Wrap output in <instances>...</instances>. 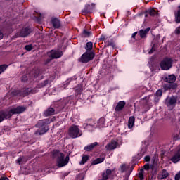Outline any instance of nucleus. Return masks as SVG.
<instances>
[{
    "label": "nucleus",
    "instance_id": "nucleus-1",
    "mask_svg": "<svg viewBox=\"0 0 180 180\" xmlns=\"http://www.w3.org/2000/svg\"><path fill=\"white\" fill-rule=\"evenodd\" d=\"M73 100L74 96H69L63 99L55 101L54 108L56 110V113H60V112H65L68 106L72 103Z\"/></svg>",
    "mask_w": 180,
    "mask_h": 180
},
{
    "label": "nucleus",
    "instance_id": "nucleus-45",
    "mask_svg": "<svg viewBox=\"0 0 180 180\" xmlns=\"http://www.w3.org/2000/svg\"><path fill=\"white\" fill-rule=\"evenodd\" d=\"M53 59L51 58H47L46 59L45 62H44V64L46 65V64H50V63H51V60Z\"/></svg>",
    "mask_w": 180,
    "mask_h": 180
},
{
    "label": "nucleus",
    "instance_id": "nucleus-40",
    "mask_svg": "<svg viewBox=\"0 0 180 180\" xmlns=\"http://www.w3.org/2000/svg\"><path fill=\"white\" fill-rule=\"evenodd\" d=\"M27 79H29V77L27 76V75H24L22 77V82H26L27 81Z\"/></svg>",
    "mask_w": 180,
    "mask_h": 180
},
{
    "label": "nucleus",
    "instance_id": "nucleus-47",
    "mask_svg": "<svg viewBox=\"0 0 180 180\" xmlns=\"http://www.w3.org/2000/svg\"><path fill=\"white\" fill-rule=\"evenodd\" d=\"M174 180H180V172L175 175Z\"/></svg>",
    "mask_w": 180,
    "mask_h": 180
},
{
    "label": "nucleus",
    "instance_id": "nucleus-8",
    "mask_svg": "<svg viewBox=\"0 0 180 180\" xmlns=\"http://www.w3.org/2000/svg\"><path fill=\"white\" fill-rule=\"evenodd\" d=\"M68 135L71 139H77V137H81L82 133L77 125L72 124L68 130Z\"/></svg>",
    "mask_w": 180,
    "mask_h": 180
},
{
    "label": "nucleus",
    "instance_id": "nucleus-39",
    "mask_svg": "<svg viewBox=\"0 0 180 180\" xmlns=\"http://www.w3.org/2000/svg\"><path fill=\"white\" fill-rule=\"evenodd\" d=\"M33 49V46H32V44H30V45H26L25 46V49L27 51H32V49Z\"/></svg>",
    "mask_w": 180,
    "mask_h": 180
},
{
    "label": "nucleus",
    "instance_id": "nucleus-28",
    "mask_svg": "<svg viewBox=\"0 0 180 180\" xmlns=\"http://www.w3.org/2000/svg\"><path fill=\"white\" fill-rule=\"evenodd\" d=\"M89 160V155L84 154L82 157V160L79 162L80 165H85Z\"/></svg>",
    "mask_w": 180,
    "mask_h": 180
},
{
    "label": "nucleus",
    "instance_id": "nucleus-50",
    "mask_svg": "<svg viewBox=\"0 0 180 180\" xmlns=\"http://www.w3.org/2000/svg\"><path fill=\"white\" fill-rule=\"evenodd\" d=\"M70 82H71V79H68L66 82L65 84H64V86H68V85H70Z\"/></svg>",
    "mask_w": 180,
    "mask_h": 180
},
{
    "label": "nucleus",
    "instance_id": "nucleus-15",
    "mask_svg": "<svg viewBox=\"0 0 180 180\" xmlns=\"http://www.w3.org/2000/svg\"><path fill=\"white\" fill-rule=\"evenodd\" d=\"M117 146H119V143L115 140H112L110 143L106 145L105 149L107 151H112V150L117 148Z\"/></svg>",
    "mask_w": 180,
    "mask_h": 180
},
{
    "label": "nucleus",
    "instance_id": "nucleus-41",
    "mask_svg": "<svg viewBox=\"0 0 180 180\" xmlns=\"http://www.w3.org/2000/svg\"><path fill=\"white\" fill-rule=\"evenodd\" d=\"M46 85H49V80H44L43 82L40 84V86L43 88L46 86Z\"/></svg>",
    "mask_w": 180,
    "mask_h": 180
},
{
    "label": "nucleus",
    "instance_id": "nucleus-46",
    "mask_svg": "<svg viewBox=\"0 0 180 180\" xmlns=\"http://www.w3.org/2000/svg\"><path fill=\"white\" fill-rule=\"evenodd\" d=\"M175 34L177 35H180V27H178L175 29Z\"/></svg>",
    "mask_w": 180,
    "mask_h": 180
},
{
    "label": "nucleus",
    "instance_id": "nucleus-57",
    "mask_svg": "<svg viewBox=\"0 0 180 180\" xmlns=\"http://www.w3.org/2000/svg\"><path fill=\"white\" fill-rule=\"evenodd\" d=\"M139 173L144 174V169H141Z\"/></svg>",
    "mask_w": 180,
    "mask_h": 180
},
{
    "label": "nucleus",
    "instance_id": "nucleus-29",
    "mask_svg": "<svg viewBox=\"0 0 180 180\" xmlns=\"http://www.w3.org/2000/svg\"><path fill=\"white\" fill-rule=\"evenodd\" d=\"M105 161V158H98L91 162V165H96L97 164H102Z\"/></svg>",
    "mask_w": 180,
    "mask_h": 180
},
{
    "label": "nucleus",
    "instance_id": "nucleus-36",
    "mask_svg": "<svg viewBox=\"0 0 180 180\" xmlns=\"http://www.w3.org/2000/svg\"><path fill=\"white\" fill-rule=\"evenodd\" d=\"M175 22L180 23V11L178 10L177 13H175Z\"/></svg>",
    "mask_w": 180,
    "mask_h": 180
},
{
    "label": "nucleus",
    "instance_id": "nucleus-51",
    "mask_svg": "<svg viewBox=\"0 0 180 180\" xmlns=\"http://www.w3.org/2000/svg\"><path fill=\"white\" fill-rule=\"evenodd\" d=\"M176 122V117L175 115H173V118L172 119V122L175 123Z\"/></svg>",
    "mask_w": 180,
    "mask_h": 180
},
{
    "label": "nucleus",
    "instance_id": "nucleus-34",
    "mask_svg": "<svg viewBox=\"0 0 180 180\" xmlns=\"http://www.w3.org/2000/svg\"><path fill=\"white\" fill-rule=\"evenodd\" d=\"M91 34H92V32H91L86 30H83V32H82L83 37H91Z\"/></svg>",
    "mask_w": 180,
    "mask_h": 180
},
{
    "label": "nucleus",
    "instance_id": "nucleus-18",
    "mask_svg": "<svg viewBox=\"0 0 180 180\" xmlns=\"http://www.w3.org/2000/svg\"><path fill=\"white\" fill-rule=\"evenodd\" d=\"M161 96H162V90L158 89L154 94V103L155 104L158 103L160 102V100L161 99Z\"/></svg>",
    "mask_w": 180,
    "mask_h": 180
},
{
    "label": "nucleus",
    "instance_id": "nucleus-20",
    "mask_svg": "<svg viewBox=\"0 0 180 180\" xmlns=\"http://www.w3.org/2000/svg\"><path fill=\"white\" fill-rule=\"evenodd\" d=\"M151 28L148 27L145 30H140L139 32V34L141 37V39H147V34H148V32H150Z\"/></svg>",
    "mask_w": 180,
    "mask_h": 180
},
{
    "label": "nucleus",
    "instance_id": "nucleus-21",
    "mask_svg": "<svg viewBox=\"0 0 180 180\" xmlns=\"http://www.w3.org/2000/svg\"><path fill=\"white\" fill-rule=\"evenodd\" d=\"M124 106H126V102L124 101H119L115 107V111L120 112V110H123Z\"/></svg>",
    "mask_w": 180,
    "mask_h": 180
},
{
    "label": "nucleus",
    "instance_id": "nucleus-22",
    "mask_svg": "<svg viewBox=\"0 0 180 180\" xmlns=\"http://www.w3.org/2000/svg\"><path fill=\"white\" fill-rule=\"evenodd\" d=\"M175 81H176V77H175V75H169L165 79V82H169V84H175Z\"/></svg>",
    "mask_w": 180,
    "mask_h": 180
},
{
    "label": "nucleus",
    "instance_id": "nucleus-52",
    "mask_svg": "<svg viewBox=\"0 0 180 180\" xmlns=\"http://www.w3.org/2000/svg\"><path fill=\"white\" fill-rule=\"evenodd\" d=\"M136 35H137V32L133 33V34H132V36H131L132 39H136Z\"/></svg>",
    "mask_w": 180,
    "mask_h": 180
},
{
    "label": "nucleus",
    "instance_id": "nucleus-9",
    "mask_svg": "<svg viewBox=\"0 0 180 180\" xmlns=\"http://www.w3.org/2000/svg\"><path fill=\"white\" fill-rule=\"evenodd\" d=\"M95 57V52L94 51H86L83 53L80 58H79V61L80 63H83V64H86V63H89V61H92Z\"/></svg>",
    "mask_w": 180,
    "mask_h": 180
},
{
    "label": "nucleus",
    "instance_id": "nucleus-14",
    "mask_svg": "<svg viewBox=\"0 0 180 180\" xmlns=\"http://www.w3.org/2000/svg\"><path fill=\"white\" fill-rule=\"evenodd\" d=\"M143 13L145 14V18H148V15L152 17L158 16L157 8H149L145 11Z\"/></svg>",
    "mask_w": 180,
    "mask_h": 180
},
{
    "label": "nucleus",
    "instance_id": "nucleus-12",
    "mask_svg": "<svg viewBox=\"0 0 180 180\" xmlns=\"http://www.w3.org/2000/svg\"><path fill=\"white\" fill-rule=\"evenodd\" d=\"M63 54H64V53L63 52V51H57V50H51L50 51L49 57L52 60H55L57 58H61V57H63Z\"/></svg>",
    "mask_w": 180,
    "mask_h": 180
},
{
    "label": "nucleus",
    "instance_id": "nucleus-17",
    "mask_svg": "<svg viewBox=\"0 0 180 180\" xmlns=\"http://www.w3.org/2000/svg\"><path fill=\"white\" fill-rule=\"evenodd\" d=\"M169 176V173L167 172V169H163L160 174L158 175V179L162 180V179H167Z\"/></svg>",
    "mask_w": 180,
    "mask_h": 180
},
{
    "label": "nucleus",
    "instance_id": "nucleus-7",
    "mask_svg": "<svg viewBox=\"0 0 180 180\" xmlns=\"http://www.w3.org/2000/svg\"><path fill=\"white\" fill-rule=\"evenodd\" d=\"M173 64L174 59L166 57L160 63V67L162 71H168V70L172 68Z\"/></svg>",
    "mask_w": 180,
    "mask_h": 180
},
{
    "label": "nucleus",
    "instance_id": "nucleus-24",
    "mask_svg": "<svg viewBox=\"0 0 180 180\" xmlns=\"http://www.w3.org/2000/svg\"><path fill=\"white\" fill-rule=\"evenodd\" d=\"M75 93L76 96H78L82 94L84 89L82 87V84H79L76 87L74 88Z\"/></svg>",
    "mask_w": 180,
    "mask_h": 180
},
{
    "label": "nucleus",
    "instance_id": "nucleus-62",
    "mask_svg": "<svg viewBox=\"0 0 180 180\" xmlns=\"http://www.w3.org/2000/svg\"><path fill=\"white\" fill-rule=\"evenodd\" d=\"M84 179V177H82V180Z\"/></svg>",
    "mask_w": 180,
    "mask_h": 180
},
{
    "label": "nucleus",
    "instance_id": "nucleus-43",
    "mask_svg": "<svg viewBox=\"0 0 180 180\" xmlns=\"http://www.w3.org/2000/svg\"><path fill=\"white\" fill-rule=\"evenodd\" d=\"M151 160V158L150 157V155H146L144 157V160L146 161V162H150Z\"/></svg>",
    "mask_w": 180,
    "mask_h": 180
},
{
    "label": "nucleus",
    "instance_id": "nucleus-6",
    "mask_svg": "<svg viewBox=\"0 0 180 180\" xmlns=\"http://www.w3.org/2000/svg\"><path fill=\"white\" fill-rule=\"evenodd\" d=\"M12 95L13 96H27L30 94H36V90L34 89L24 87L22 89H15L12 91Z\"/></svg>",
    "mask_w": 180,
    "mask_h": 180
},
{
    "label": "nucleus",
    "instance_id": "nucleus-2",
    "mask_svg": "<svg viewBox=\"0 0 180 180\" xmlns=\"http://www.w3.org/2000/svg\"><path fill=\"white\" fill-rule=\"evenodd\" d=\"M26 110V107L17 106L15 108L11 109L8 112L0 111V123L4 121L5 119H11L13 115H19L23 113Z\"/></svg>",
    "mask_w": 180,
    "mask_h": 180
},
{
    "label": "nucleus",
    "instance_id": "nucleus-55",
    "mask_svg": "<svg viewBox=\"0 0 180 180\" xmlns=\"http://www.w3.org/2000/svg\"><path fill=\"white\" fill-rule=\"evenodd\" d=\"M0 180H9L8 177H1Z\"/></svg>",
    "mask_w": 180,
    "mask_h": 180
},
{
    "label": "nucleus",
    "instance_id": "nucleus-13",
    "mask_svg": "<svg viewBox=\"0 0 180 180\" xmlns=\"http://www.w3.org/2000/svg\"><path fill=\"white\" fill-rule=\"evenodd\" d=\"M162 88L165 91H169L170 89H176L178 88V85L176 84L169 83L168 82H165L163 84Z\"/></svg>",
    "mask_w": 180,
    "mask_h": 180
},
{
    "label": "nucleus",
    "instance_id": "nucleus-33",
    "mask_svg": "<svg viewBox=\"0 0 180 180\" xmlns=\"http://www.w3.org/2000/svg\"><path fill=\"white\" fill-rule=\"evenodd\" d=\"M93 48L94 44L92 42L89 41L86 44L85 49L86 50V51H91Z\"/></svg>",
    "mask_w": 180,
    "mask_h": 180
},
{
    "label": "nucleus",
    "instance_id": "nucleus-32",
    "mask_svg": "<svg viewBox=\"0 0 180 180\" xmlns=\"http://www.w3.org/2000/svg\"><path fill=\"white\" fill-rule=\"evenodd\" d=\"M98 127L100 128L103 127L105 126V118L104 117H101L98 122H97Z\"/></svg>",
    "mask_w": 180,
    "mask_h": 180
},
{
    "label": "nucleus",
    "instance_id": "nucleus-38",
    "mask_svg": "<svg viewBox=\"0 0 180 180\" xmlns=\"http://www.w3.org/2000/svg\"><path fill=\"white\" fill-rule=\"evenodd\" d=\"M155 50H157V44H153L151 49L149 51V54H153Z\"/></svg>",
    "mask_w": 180,
    "mask_h": 180
},
{
    "label": "nucleus",
    "instance_id": "nucleus-23",
    "mask_svg": "<svg viewBox=\"0 0 180 180\" xmlns=\"http://www.w3.org/2000/svg\"><path fill=\"white\" fill-rule=\"evenodd\" d=\"M51 23L54 29H59V27L61 26V24L60 23V20L56 18L51 19Z\"/></svg>",
    "mask_w": 180,
    "mask_h": 180
},
{
    "label": "nucleus",
    "instance_id": "nucleus-56",
    "mask_svg": "<svg viewBox=\"0 0 180 180\" xmlns=\"http://www.w3.org/2000/svg\"><path fill=\"white\" fill-rule=\"evenodd\" d=\"M175 140H180V134L176 136Z\"/></svg>",
    "mask_w": 180,
    "mask_h": 180
},
{
    "label": "nucleus",
    "instance_id": "nucleus-3",
    "mask_svg": "<svg viewBox=\"0 0 180 180\" xmlns=\"http://www.w3.org/2000/svg\"><path fill=\"white\" fill-rule=\"evenodd\" d=\"M52 155L53 158H56V164L58 168H63L70 162V155H67L64 159L65 155L60 153V150H53Z\"/></svg>",
    "mask_w": 180,
    "mask_h": 180
},
{
    "label": "nucleus",
    "instance_id": "nucleus-44",
    "mask_svg": "<svg viewBox=\"0 0 180 180\" xmlns=\"http://www.w3.org/2000/svg\"><path fill=\"white\" fill-rule=\"evenodd\" d=\"M125 171H126V165H121V172L123 173V172H125Z\"/></svg>",
    "mask_w": 180,
    "mask_h": 180
},
{
    "label": "nucleus",
    "instance_id": "nucleus-61",
    "mask_svg": "<svg viewBox=\"0 0 180 180\" xmlns=\"http://www.w3.org/2000/svg\"><path fill=\"white\" fill-rule=\"evenodd\" d=\"M67 175H68V174H65V176H67Z\"/></svg>",
    "mask_w": 180,
    "mask_h": 180
},
{
    "label": "nucleus",
    "instance_id": "nucleus-11",
    "mask_svg": "<svg viewBox=\"0 0 180 180\" xmlns=\"http://www.w3.org/2000/svg\"><path fill=\"white\" fill-rule=\"evenodd\" d=\"M177 101L178 98L176 96H167L165 100V105H166L167 108H169V106H174V105H176Z\"/></svg>",
    "mask_w": 180,
    "mask_h": 180
},
{
    "label": "nucleus",
    "instance_id": "nucleus-16",
    "mask_svg": "<svg viewBox=\"0 0 180 180\" xmlns=\"http://www.w3.org/2000/svg\"><path fill=\"white\" fill-rule=\"evenodd\" d=\"M57 112V110H56V108L49 107L44 112V115L45 117H49V116H53Z\"/></svg>",
    "mask_w": 180,
    "mask_h": 180
},
{
    "label": "nucleus",
    "instance_id": "nucleus-19",
    "mask_svg": "<svg viewBox=\"0 0 180 180\" xmlns=\"http://www.w3.org/2000/svg\"><path fill=\"white\" fill-rule=\"evenodd\" d=\"M170 161H172L174 164H176V162L180 161V145L179 146L177 152L171 158Z\"/></svg>",
    "mask_w": 180,
    "mask_h": 180
},
{
    "label": "nucleus",
    "instance_id": "nucleus-4",
    "mask_svg": "<svg viewBox=\"0 0 180 180\" xmlns=\"http://www.w3.org/2000/svg\"><path fill=\"white\" fill-rule=\"evenodd\" d=\"M143 169H145V171H150L152 176H154V175H157V174H158L160 163L157 162V159L153 158L152 159L151 165H150V163H146L143 165Z\"/></svg>",
    "mask_w": 180,
    "mask_h": 180
},
{
    "label": "nucleus",
    "instance_id": "nucleus-60",
    "mask_svg": "<svg viewBox=\"0 0 180 180\" xmlns=\"http://www.w3.org/2000/svg\"><path fill=\"white\" fill-rule=\"evenodd\" d=\"M179 11H180V6H179Z\"/></svg>",
    "mask_w": 180,
    "mask_h": 180
},
{
    "label": "nucleus",
    "instance_id": "nucleus-31",
    "mask_svg": "<svg viewBox=\"0 0 180 180\" xmlns=\"http://www.w3.org/2000/svg\"><path fill=\"white\" fill-rule=\"evenodd\" d=\"M92 11V8H91L90 4H86L84 9L82 11L83 13H89Z\"/></svg>",
    "mask_w": 180,
    "mask_h": 180
},
{
    "label": "nucleus",
    "instance_id": "nucleus-42",
    "mask_svg": "<svg viewBox=\"0 0 180 180\" xmlns=\"http://www.w3.org/2000/svg\"><path fill=\"white\" fill-rule=\"evenodd\" d=\"M107 39H108V37H106L105 35L102 34V35H101V37H100L99 40H103V41L105 42Z\"/></svg>",
    "mask_w": 180,
    "mask_h": 180
},
{
    "label": "nucleus",
    "instance_id": "nucleus-5",
    "mask_svg": "<svg viewBox=\"0 0 180 180\" xmlns=\"http://www.w3.org/2000/svg\"><path fill=\"white\" fill-rule=\"evenodd\" d=\"M49 122L48 120H39L35 125L36 127L38 128L37 133H39L40 136L46 134V133L50 130V128H49Z\"/></svg>",
    "mask_w": 180,
    "mask_h": 180
},
{
    "label": "nucleus",
    "instance_id": "nucleus-59",
    "mask_svg": "<svg viewBox=\"0 0 180 180\" xmlns=\"http://www.w3.org/2000/svg\"><path fill=\"white\" fill-rule=\"evenodd\" d=\"M39 74H40V72H38L37 75H39Z\"/></svg>",
    "mask_w": 180,
    "mask_h": 180
},
{
    "label": "nucleus",
    "instance_id": "nucleus-25",
    "mask_svg": "<svg viewBox=\"0 0 180 180\" xmlns=\"http://www.w3.org/2000/svg\"><path fill=\"white\" fill-rule=\"evenodd\" d=\"M95 147H98V142H94L90 145H87L84 148V150L87 152L92 151Z\"/></svg>",
    "mask_w": 180,
    "mask_h": 180
},
{
    "label": "nucleus",
    "instance_id": "nucleus-37",
    "mask_svg": "<svg viewBox=\"0 0 180 180\" xmlns=\"http://www.w3.org/2000/svg\"><path fill=\"white\" fill-rule=\"evenodd\" d=\"M105 43H106L107 46H111L112 47H113V46H115V43H113V39H107V40L105 41Z\"/></svg>",
    "mask_w": 180,
    "mask_h": 180
},
{
    "label": "nucleus",
    "instance_id": "nucleus-30",
    "mask_svg": "<svg viewBox=\"0 0 180 180\" xmlns=\"http://www.w3.org/2000/svg\"><path fill=\"white\" fill-rule=\"evenodd\" d=\"M115 172V169H106L105 172H103L102 174V176H105L107 177V179H109V175H112V172Z\"/></svg>",
    "mask_w": 180,
    "mask_h": 180
},
{
    "label": "nucleus",
    "instance_id": "nucleus-58",
    "mask_svg": "<svg viewBox=\"0 0 180 180\" xmlns=\"http://www.w3.org/2000/svg\"><path fill=\"white\" fill-rule=\"evenodd\" d=\"M92 6H95V4L92 3L91 4Z\"/></svg>",
    "mask_w": 180,
    "mask_h": 180
},
{
    "label": "nucleus",
    "instance_id": "nucleus-53",
    "mask_svg": "<svg viewBox=\"0 0 180 180\" xmlns=\"http://www.w3.org/2000/svg\"><path fill=\"white\" fill-rule=\"evenodd\" d=\"M2 39H4V34L0 32V40H2Z\"/></svg>",
    "mask_w": 180,
    "mask_h": 180
},
{
    "label": "nucleus",
    "instance_id": "nucleus-35",
    "mask_svg": "<svg viewBox=\"0 0 180 180\" xmlns=\"http://www.w3.org/2000/svg\"><path fill=\"white\" fill-rule=\"evenodd\" d=\"M6 68H8V65L3 64L0 65V75L2 74V72H5L6 71Z\"/></svg>",
    "mask_w": 180,
    "mask_h": 180
},
{
    "label": "nucleus",
    "instance_id": "nucleus-27",
    "mask_svg": "<svg viewBox=\"0 0 180 180\" xmlns=\"http://www.w3.org/2000/svg\"><path fill=\"white\" fill-rule=\"evenodd\" d=\"M134 122H136V118L134 116H131L128 120V128L133 129V126H134Z\"/></svg>",
    "mask_w": 180,
    "mask_h": 180
},
{
    "label": "nucleus",
    "instance_id": "nucleus-10",
    "mask_svg": "<svg viewBox=\"0 0 180 180\" xmlns=\"http://www.w3.org/2000/svg\"><path fill=\"white\" fill-rule=\"evenodd\" d=\"M33 28L25 27L20 30L16 34L15 37H27L33 32Z\"/></svg>",
    "mask_w": 180,
    "mask_h": 180
},
{
    "label": "nucleus",
    "instance_id": "nucleus-54",
    "mask_svg": "<svg viewBox=\"0 0 180 180\" xmlns=\"http://www.w3.org/2000/svg\"><path fill=\"white\" fill-rule=\"evenodd\" d=\"M160 37H161V35H160V34H158V35L156 36L155 39H156V40H158H158H160Z\"/></svg>",
    "mask_w": 180,
    "mask_h": 180
},
{
    "label": "nucleus",
    "instance_id": "nucleus-26",
    "mask_svg": "<svg viewBox=\"0 0 180 180\" xmlns=\"http://www.w3.org/2000/svg\"><path fill=\"white\" fill-rule=\"evenodd\" d=\"M96 125V122L92 119H89L86 121V123L84 124L85 127H95Z\"/></svg>",
    "mask_w": 180,
    "mask_h": 180
},
{
    "label": "nucleus",
    "instance_id": "nucleus-49",
    "mask_svg": "<svg viewBox=\"0 0 180 180\" xmlns=\"http://www.w3.org/2000/svg\"><path fill=\"white\" fill-rule=\"evenodd\" d=\"M139 178L141 180L144 179V174L139 172Z\"/></svg>",
    "mask_w": 180,
    "mask_h": 180
},
{
    "label": "nucleus",
    "instance_id": "nucleus-48",
    "mask_svg": "<svg viewBox=\"0 0 180 180\" xmlns=\"http://www.w3.org/2000/svg\"><path fill=\"white\" fill-rule=\"evenodd\" d=\"M23 161V158L20 157L18 159H17L18 164L20 165L22 164V162Z\"/></svg>",
    "mask_w": 180,
    "mask_h": 180
}]
</instances>
